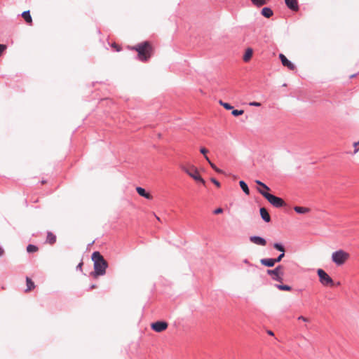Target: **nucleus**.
I'll use <instances>...</instances> for the list:
<instances>
[{"instance_id":"obj_10","label":"nucleus","mask_w":359,"mask_h":359,"mask_svg":"<svg viewBox=\"0 0 359 359\" xmlns=\"http://www.w3.org/2000/svg\"><path fill=\"white\" fill-rule=\"evenodd\" d=\"M250 241L251 243L258 245L265 246L266 245V240L259 236H250Z\"/></svg>"},{"instance_id":"obj_6","label":"nucleus","mask_w":359,"mask_h":359,"mask_svg":"<svg viewBox=\"0 0 359 359\" xmlns=\"http://www.w3.org/2000/svg\"><path fill=\"white\" fill-rule=\"evenodd\" d=\"M320 283L324 286H333L334 281L332 278L322 269L317 270Z\"/></svg>"},{"instance_id":"obj_3","label":"nucleus","mask_w":359,"mask_h":359,"mask_svg":"<svg viewBox=\"0 0 359 359\" xmlns=\"http://www.w3.org/2000/svg\"><path fill=\"white\" fill-rule=\"evenodd\" d=\"M351 258V255L344 250L339 249L332 253L331 259L335 265L340 266L345 264Z\"/></svg>"},{"instance_id":"obj_18","label":"nucleus","mask_w":359,"mask_h":359,"mask_svg":"<svg viewBox=\"0 0 359 359\" xmlns=\"http://www.w3.org/2000/svg\"><path fill=\"white\" fill-rule=\"evenodd\" d=\"M294 210L299 214H306L310 212V209L306 207L295 206Z\"/></svg>"},{"instance_id":"obj_28","label":"nucleus","mask_w":359,"mask_h":359,"mask_svg":"<svg viewBox=\"0 0 359 359\" xmlns=\"http://www.w3.org/2000/svg\"><path fill=\"white\" fill-rule=\"evenodd\" d=\"M243 113H244L243 110H238V109H234L231 112L232 115H233L235 116L242 115V114H243Z\"/></svg>"},{"instance_id":"obj_44","label":"nucleus","mask_w":359,"mask_h":359,"mask_svg":"<svg viewBox=\"0 0 359 359\" xmlns=\"http://www.w3.org/2000/svg\"><path fill=\"white\" fill-rule=\"evenodd\" d=\"M267 333H268L269 335H271V336H273V332L272 331H271V330H269V331L267 332Z\"/></svg>"},{"instance_id":"obj_19","label":"nucleus","mask_w":359,"mask_h":359,"mask_svg":"<svg viewBox=\"0 0 359 359\" xmlns=\"http://www.w3.org/2000/svg\"><path fill=\"white\" fill-rule=\"evenodd\" d=\"M22 16L27 23L31 24L32 22V19L29 11H24L22 14Z\"/></svg>"},{"instance_id":"obj_4","label":"nucleus","mask_w":359,"mask_h":359,"mask_svg":"<svg viewBox=\"0 0 359 359\" xmlns=\"http://www.w3.org/2000/svg\"><path fill=\"white\" fill-rule=\"evenodd\" d=\"M181 169L187 173L190 177H191L196 182L205 184V181L201 176L198 168L194 165H182Z\"/></svg>"},{"instance_id":"obj_40","label":"nucleus","mask_w":359,"mask_h":359,"mask_svg":"<svg viewBox=\"0 0 359 359\" xmlns=\"http://www.w3.org/2000/svg\"><path fill=\"white\" fill-rule=\"evenodd\" d=\"M210 165L211 168L216 171V170L218 168L213 163L210 162Z\"/></svg>"},{"instance_id":"obj_14","label":"nucleus","mask_w":359,"mask_h":359,"mask_svg":"<svg viewBox=\"0 0 359 359\" xmlns=\"http://www.w3.org/2000/svg\"><path fill=\"white\" fill-rule=\"evenodd\" d=\"M136 191L138 193L139 195H140L142 197L146 198L147 199H152V196L146 192L145 189L142 187H137Z\"/></svg>"},{"instance_id":"obj_8","label":"nucleus","mask_w":359,"mask_h":359,"mask_svg":"<svg viewBox=\"0 0 359 359\" xmlns=\"http://www.w3.org/2000/svg\"><path fill=\"white\" fill-rule=\"evenodd\" d=\"M168 327V324L165 321H156L151 325V329L156 332H161L165 330Z\"/></svg>"},{"instance_id":"obj_33","label":"nucleus","mask_w":359,"mask_h":359,"mask_svg":"<svg viewBox=\"0 0 359 359\" xmlns=\"http://www.w3.org/2000/svg\"><path fill=\"white\" fill-rule=\"evenodd\" d=\"M200 151L201 154H203L205 156H207V153L208 152V150L204 147L201 148Z\"/></svg>"},{"instance_id":"obj_36","label":"nucleus","mask_w":359,"mask_h":359,"mask_svg":"<svg viewBox=\"0 0 359 359\" xmlns=\"http://www.w3.org/2000/svg\"><path fill=\"white\" fill-rule=\"evenodd\" d=\"M250 106H255V107H259L261 106V103L257 102H252L250 103Z\"/></svg>"},{"instance_id":"obj_31","label":"nucleus","mask_w":359,"mask_h":359,"mask_svg":"<svg viewBox=\"0 0 359 359\" xmlns=\"http://www.w3.org/2000/svg\"><path fill=\"white\" fill-rule=\"evenodd\" d=\"M284 256H285V252H282V254H280L277 258L274 259L276 261V263L280 262L282 260V259L284 257Z\"/></svg>"},{"instance_id":"obj_11","label":"nucleus","mask_w":359,"mask_h":359,"mask_svg":"<svg viewBox=\"0 0 359 359\" xmlns=\"http://www.w3.org/2000/svg\"><path fill=\"white\" fill-rule=\"evenodd\" d=\"M287 6L292 11H297L299 9L297 0H285Z\"/></svg>"},{"instance_id":"obj_27","label":"nucleus","mask_w":359,"mask_h":359,"mask_svg":"<svg viewBox=\"0 0 359 359\" xmlns=\"http://www.w3.org/2000/svg\"><path fill=\"white\" fill-rule=\"evenodd\" d=\"M255 182H256L258 185H259L261 187L264 188V189H265L266 191H269V190H270L269 187L268 186H266L265 184H264L263 182H262L261 181H259V180H256V181H255Z\"/></svg>"},{"instance_id":"obj_29","label":"nucleus","mask_w":359,"mask_h":359,"mask_svg":"<svg viewBox=\"0 0 359 359\" xmlns=\"http://www.w3.org/2000/svg\"><path fill=\"white\" fill-rule=\"evenodd\" d=\"M353 146L354 147V154H357L359 151V140L358 142H355L353 144Z\"/></svg>"},{"instance_id":"obj_21","label":"nucleus","mask_w":359,"mask_h":359,"mask_svg":"<svg viewBox=\"0 0 359 359\" xmlns=\"http://www.w3.org/2000/svg\"><path fill=\"white\" fill-rule=\"evenodd\" d=\"M250 1H252V3L254 5L257 6L258 7H260V6H262L266 4L267 1L269 0H250Z\"/></svg>"},{"instance_id":"obj_20","label":"nucleus","mask_w":359,"mask_h":359,"mask_svg":"<svg viewBox=\"0 0 359 359\" xmlns=\"http://www.w3.org/2000/svg\"><path fill=\"white\" fill-rule=\"evenodd\" d=\"M262 14L266 18H270L273 15V11L269 8H264L262 10Z\"/></svg>"},{"instance_id":"obj_37","label":"nucleus","mask_w":359,"mask_h":359,"mask_svg":"<svg viewBox=\"0 0 359 359\" xmlns=\"http://www.w3.org/2000/svg\"><path fill=\"white\" fill-rule=\"evenodd\" d=\"M298 320H303L304 322H309V320L307 318H305V317H304L302 316H299L298 318Z\"/></svg>"},{"instance_id":"obj_39","label":"nucleus","mask_w":359,"mask_h":359,"mask_svg":"<svg viewBox=\"0 0 359 359\" xmlns=\"http://www.w3.org/2000/svg\"><path fill=\"white\" fill-rule=\"evenodd\" d=\"M210 165L211 168L216 171V170L218 168L213 163L210 162Z\"/></svg>"},{"instance_id":"obj_35","label":"nucleus","mask_w":359,"mask_h":359,"mask_svg":"<svg viewBox=\"0 0 359 359\" xmlns=\"http://www.w3.org/2000/svg\"><path fill=\"white\" fill-rule=\"evenodd\" d=\"M223 212V210L222 208H217L214 210V213L216 214V215H218V214H220Z\"/></svg>"},{"instance_id":"obj_24","label":"nucleus","mask_w":359,"mask_h":359,"mask_svg":"<svg viewBox=\"0 0 359 359\" xmlns=\"http://www.w3.org/2000/svg\"><path fill=\"white\" fill-rule=\"evenodd\" d=\"M276 287L280 290L290 291L292 290V287L287 285H277Z\"/></svg>"},{"instance_id":"obj_42","label":"nucleus","mask_w":359,"mask_h":359,"mask_svg":"<svg viewBox=\"0 0 359 359\" xmlns=\"http://www.w3.org/2000/svg\"><path fill=\"white\" fill-rule=\"evenodd\" d=\"M216 172H218V173H223V172H223V170H221V169H219V168H217V169L216 170Z\"/></svg>"},{"instance_id":"obj_30","label":"nucleus","mask_w":359,"mask_h":359,"mask_svg":"<svg viewBox=\"0 0 359 359\" xmlns=\"http://www.w3.org/2000/svg\"><path fill=\"white\" fill-rule=\"evenodd\" d=\"M111 47L114 48L116 51H120L121 50V46L116 43H112Z\"/></svg>"},{"instance_id":"obj_46","label":"nucleus","mask_w":359,"mask_h":359,"mask_svg":"<svg viewBox=\"0 0 359 359\" xmlns=\"http://www.w3.org/2000/svg\"><path fill=\"white\" fill-rule=\"evenodd\" d=\"M82 264H83V263H80V264L78 265V268H80V269H81V266H82Z\"/></svg>"},{"instance_id":"obj_45","label":"nucleus","mask_w":359,"mask_h":359,"mask_svg":"<svg viewBox=\"0 0 359 359\" xmlns=\"http://www.w3.org/2000/svg\"><path fill=\"white\" fill-rule=\"evenodd\" d=\"M96 287H97L96 285H92L90 286V289H91V290L95 289V288H96Z\"/></svg>"},{"instance_id":"obj_5","label":"nucleus","mask_w":359,"mask_h":359,"mask_svg":"<svg viewBox=\"0 0 359 359\" xmlns=\"http://www.w3.org/2000/svg\"><path fill=\"white\" fill-rule=\"evenodd\" d=\"M258 191L274 207L281 208L286 205L285 202L281 198L277 197L268 192L258 189Z\"/></svg>"},{"instance_id":"obj_38","label":"nucleus","mask_w":359,"mask_h":359,"mask_svg":"<svg viewBox=\"0 0 359 359\" xmlns=\"http://www.w3.org/2000/svg\"><path fill=\"white\" fill-rule=\"evenodd\" d=\"M210 165L211 168L216 171V170L218 168L213 163L210 162Z\"/></svg>"},{"instance_id":"obj_47","label":"nucleus","mask_w":359,"mask_h":359,"mask_svg":"<svg viewBox=\"0 0 359 359\" xmlns=\"http://www.w3.org/2000/svg\"><path fill=\"white\" fill-rule=\"evenodd\" d=\"M355 74H353V75H351L350 77H351V78H353V77H355Z\"/></svg>"},{"instance_id":"obj_15","label":"nucleus","mask_w":359,"mask_h":359,"mask_svg":"<svg viewBox=\"0 0 359 359\" xmlns=\"http://www.w3.org/2000/svg\"><path fill=\"white\" fill-rule=\"evenodd\" d=\"M260 262L262 265L268 266V267H272L275 265L276 261L274 259L269 258V259H262L260 260Z\"/></svg>"},{"instance_id":"obj_23","label":"nucleus","mask_w":359,"mask_h":359,"mask_svg":"<svg viewBox=\"0 0 359 359\" xmlns=\"http://www.w3.org/2000/svg\"><path fill=\"white\" fill-rule=\"evenodd\" d=\"M39 250L38 247L34 245H28L27 247V251L29 253L37 252Z\"/></svg>"},{"instance_id":"obj_48","label":"nucleus","mask_w":359,"mask_h":359,"mask_svg":"<svg viewBox=\"0 0 359 359\" xmlns=\"http://www.w3.org/2000/svg\"><path fill=\"white\" fill-rule=\"evenodd\" d=\"M262 190V189H260ZM262 191L267 192L268 191H266L264 188H262Z\"/></svg>"},{"instance_id":"obj_25","label":"nucleus","mask_w":359,"mask_h":359,"mask_svg":"<svg viewBox=\"0 0 359 359\" xmlns=\"http://www.w3.org/2000/svg\"><path fill=\"white\" fill-rule=\"evenodd\" d=\"M219 103L220 104V105H222V107H224V108H225L227 110H229V109H233V107L229 104V103H226V102H223L222 100H220L219 102Z\"/></svg>"},{"instance_id":"obj_13","label":"nucleus","mask_w":359,"mask_h":359,"mask_svg":"<svg viewBox=\"0 0 359 359\" xmlns=\"http://www.w3.org/2000/svg\"><path fill=\"white\" fill-rule=\"evenodd\" d=\"M252 55H253V50L251 48H248L245 50V53L243 57V61L245 62H249L251 60Z\"/></svg>"},{"instance_id":"obj_26","label":"nucleus","mask_w":359,"mask_h":359,"mask_svg":"<svg viewBox=\"0 0 359 359\" xmlns=\"http://www.w3.org/2000/svg\"><path fill=\"white\" fill-rule=\"evenodd\" d=\"M273 248L280 252H285L284 247L279 243H274Z\"/></svg>"},{"instance_id":"obj_9","label":"nucleus","mask_w":359,"mask_h":359,"mask_svg":"<svg viewBox=\"0 0 359 359\" xmlns=\"http://www.w3.org/2000/svg\"><path fill=\"white\" fill-rule=\"evenodd\" d=\"M279 58L284 67H286L290 70H294L296 69L295 65L291 62L283 53L279 54Z\"/></svg>"},{"instance_id":"obj_43","label":"nucleus","mask_w":359,"mask_h":359,"mask_svg":"<svg viewBox=\"0 0 359 359\" xmlns=\"http://www.w3.org/2000/svg\"><path fill=\"white\" fill-rule=\"evenodd\" d=\"M205 158L208 162V163H210V162H211L208 156H205Z\"/></svg>"},{"instance_id":"obj_17","label":"nucleus","mask_w":359,"mask_h":359,"mask_svg":"<svg viewBox=\"0 0 359 359\" xmlns=\"http://www.w3.org/2000/svg\"><path fill=\"white\" fill-rule=\"evenodd\" d=\"M26 283H27V289L25 290L26 292H30L31 290L34 289L35 285L31 278L27 277Z\"/></svg>"},{"instance_id":"obj_32","label":"nucleus","mask_w":359,"mask_h":359,"mask_svg":"<svg viewBox=\"0 0 359 359\" xmlns=\"http://www.w3.org/2000/svg\"><path fill=\"white\" fill-rule=\"evenodd\" d=\"M211 182L215 184L218 188L220 187V183L215 178H211Z\"/></svg>"},{"instance_id":"obj_1","label":"nucleus","mask_w":359,"mask_h":359,"mask_svg":"<svg viewBox=\"0 0 359 359\" xmlns=\"http://www.w3.org/2000/svg\"><path fill=\"white\" fill-rule=\"evenodd\" d=\"M128 48L137 51L138 59L142 62L147 61L154 53V48L149 41H144Z\"/></svg>"},{"instance_id":"obj_34","label":"nucleus","mask_w":359,"mask_h":359,"mask_svg":"<svg viewBox=\"0 0 359 359\" xmlns=\"http://www.w3.org/2000/svg\"><path fill=\"white\" fill-rule=\"evenodd\" d=\"M6 46L5 45L0 44V56L1 55L2 53L6 50Z\"/></svg>"},{"instance_id":"obj_2","label":"nucleus","mask_w":359,"mask_h":359,"mask_svg":"<svg viewBox=\"0 0 359 359\" xmlns=\"http://www.w3.org/2000/svg\"><path fill=\"white\" fill-rule=\"evenodd\" d=\"M92 259L94 262V271L91 273V275L95 278L104 275L108 264L103 256L99 252H94L92 255Z\"/></svg>"},{"instance_id":"obj_16","label":"nucleus","mask_w":359,"mask_h":359,"mask_svg":"<svg viewBox=\"0 0 359 359\" xmlns=\"http://www.w3.org/2000/svg\"><path fill=\"white\" fill-rule=\"evenodd\" d=\"M56 236L52 232L48 231L46 236V243L50 245H53L56 242Z\"/></svg>"},{"instance_id":"obj_7","label":"nucleus","mask_w":359,"mask_h":359,"mask_svg":"<svg viewBox=\"0 0 359 359\" xmlns=\"http://www.w3.org/2000/svg\"><path fill=\"white\" fill-rule=\"evenodd\" d=\"M267 273L269 275L272 276V278L273 280H277L278 282H282L283 276L284 274L283 266L281 265H279L276 269H274L273 270H267Z\"/></svg>"},{"instance_id":"obj_12","label":"nucleus","mask_w":359,"mask_h":359,"mask_svg":"<svg viewBox=\"0 0 359 359\" xmlns=\"http://www.w3.org/2000/svg\"><path fill=\"white\" fill-rule=\"evenodd\" d=\"M260 215L262 218L266 222H269L271 221V217L265 208H261L259 210Z\"/></svg>"},{"instance_id":"obj_41","label":"nucleus","mask_w":359,"mask_h":359,"mask_svg":"<svg viewBox=\"0 0 359 359\" xmlns=\"http://www.w3.org/2000/svg\"><path fill=\"white\" fill-rule=\"evenodd\" d=\"M4 254V249L0 246V257L3 256V255Z\"/></svg>"},{"instance_id":"obj_22","label":"nucleus","mask_w":359,"mask_h":359,"mask_svg":"<svg viewBox=\"0 0 359 359\" xmlns=\"http://www.w3.org/2000/svg\"><path fill=\"white\" fill-rule=\"evenodd\" d=\"M239 184L241 186V188L243 189V191L247 194L249 195L250 190L247 185V184L244 181H240Z\"/></svg>"},{"instance_id":"obj_49","label":"nucleus","mask_w":359,"mask_h":359,"mask_svg":"<svg viewBox=\"0 0 359 359\" xmlns=\"http://www.w3.org/2000/svg\"><path fill=\"white\" fill-rule=\"evenodd\" d=\"M337 285H340V283H339V282L337 283Z\"/></svg>"}]
</instances>
